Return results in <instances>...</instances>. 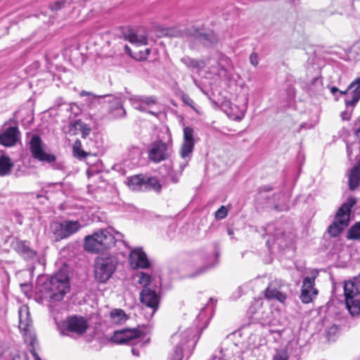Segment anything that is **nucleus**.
Here are the masks:
<instances>
[{
    "label": "nucleus",
    "instance_id": "1",
    "mask_svg": "<svg viewBox=\"0 0 360 360\" xmlns=\"http://www.w3.org/2000/svg\"><path fill=\"white\" fill-rule=\"evenodd\" d=\"M137 282L143 286L140 293V301L142 304L152 309V315L158 310L160 297L158 293L157 285L153 283L150 275L144 272L136 274Z\"/></svg>",
    "mask_w": 360,
    "mask_h": 360
},
{
    "label": "nucleus",
    "instance_id": "2",
    "mask_svg": "<svg viewBox=\"0 0 360 360\" xmlns=\"http://www.w3.org/2000/svg\"><path fill=\"white\" fill-rule=\"evenodd\" d=\"M46 297L53 302L62 300L70 290L69 277L64 271H58L44 283Z\"/></svg>",
    "mask_w": 360,
    "mask_h": 360
},
{
    "label": "nucleus",
    "instance_id": "3",
    "mask_svg": "<svg viewBox=\"0 0 360 360\" xmlns=\"http://www.w3.org/2000/svg\"><path fill=\"white\" fill-rule=\"evenodd\" d=\"M116 240L108 230H100L84 238V250L89 252H100L115 245Z\"/></svg>",
    "mask_w": 360,
    "mask_h": 360
},
{
    "label": "nucleus",
    "instance_id": "4",
    "mask_svg": "<svg viewBox=\"0 0 360 360\" xmlns=\"http://www.w3.org/2000/svg\"><path fill=\"white\" fill-rule=\"evenodd\" d=\"M265 234L269 236L266 245L270 250L277 245L278 249L285 248L291 241L290 233L286 231L285 225L281 222L268 224L264 228Z\"/></svg>",
    "mask_w": 360,
    "mask_h": 360
},
{
    "label": "nucleus",
    "instance_id": "5",
    "mask_svg": "<svg viewBox=\"0 0 360 360\" xmlns=\"http://www.w3.org/2000/svg\"><path fill=\"white\" fill-rule=\"evenodd\" d=\"M44 148L45 143L41 137L36 134L33 135L29 143V148L32 157L39 162L52 164L55 169H62L63 164L55 163L56 157L53 154L46 153Z\"/></svg>",
    "mask_w": 360,
    "mask_h": 360
},
{
    "label": "nucleus",
    "instance_id": "6",
    "mask_svg": "<svg viewBox=\"0 0 360 360\" xmlns=\"http://www.w3.org/2000/svg\"><path fill=\"white\" fill-rule=\"evenodd\" d=\"M346 307L349 314L356 317L360 315V289L357 280L347 281L344 284Z\"/></svg>",
    "mask_w": 360,
    "mask_h": 360
},
{
    "label": "nucleus",
    "instance_id": "7",
    "mask_svg": "<svg viewBox=\"0 0 360 360\" xmlns=\"http://www.w3.org/2000/svg\"><path fill=\"white\" fill-rule=\"evenodd\" d=\"M115 257H98L95 261V278L100 283H105L112 276L117 266Z\"/></svg>",
    "mask_w": 360,
    "mask_h": 360
},
{
    "label": "nucleus",
    "instance_id": "8",
    "mask_svg": "<svg viewBox=\"0 0 360 360\" xmlns=\"http://www.w3.org/2000/svg\"><path fill=\"white\" fill-rule=\"evenodd\" d=\"M19 316V328L25 331L24 338L25 341L30 345V352L34 356L35 360H41L34 349V345L37 343V339L34 334L32 333L29 330V326L31 323L30 318V312L28 307L22 306L18 310Z\"/></svg>",
    "mask_w": 360,
    "mask_h": 360
},
{
    "label": "nucleus",
    "instance_id": "9",
    "mask_svg": "<svg viewBox=\"0 0 360 360\" xmlns=\"http://www.w3.org/2000/svg\"><path fill=\"white\" fill-rule=\"evenodd\" d=\"M184 37L194 40L205 48H212L218 42V38L212 31H202L193 26L187 27L184 32H181V38Z\"/></svg>",
    "mask_w": 360,
    "mask_h": 360
},
{
    "label": "nucleus",
    "instance_id": "10",
    "mask_svg": "<svg viewBox=\"0 0 360 360\" xmlns=\"http://www.w3.org/2000/svg\"><path fill=\"white\" fill-rule=\"evenodd\" d=\"M129 186L134 191H154L160 192L161 185L158 180L154 177H149L143 174H138L127 178Z\"/></svg>",
    "mask_w": 360,
    "mask_h": 360
},
{
    "label": "nucleus",
    "instance_id": "11",
    "mask_svg": "<svg viewBox=\"0 0 360 360\" xmlns=\"http://www.w3.org/2000/svg\"><path fill=\"white\" fill-rule=\"evenodd\" d=\"M354 203L355 201L352 200L350 205L345 203L338 209L335 215V221L329 226L328 229V231L331 236H338L340 232L348 226L350 208Z\"/></svg>",
    "mask_w": 360,
    "mask_h": 360
},
{
    "label": "nucleus",
    "instance_id": "12",
    "mask_svg": "<svg viewBox=\"0 0 360 360\" xmlns=\"http://www.w3.org/2000/svg\"><path fill=\"white\" fill-rule=\"evenodd\" d=\"M200 333L199 328L191 327L181 334V360L184 358L188 359L191 356Z\"/></svg>",
    "mask_w": 360,
    "mask_h": 360
},
{
    "label": "nucleus",
    "instance_id": "13",
    "mask_svg": "<svg viewBox=\"0 0 360 360\" xmlns=\"http://www.w3.org/2000/svg\"><path fill=\"white\" fill-rule=\"evenodd\" d=\"M87 328L88 323L84 318L70 316L61 323L60 333L61 335H69L70 333L82 335Z\"/></svg>",
    "mask_w": 360,
    "mask_h": 360
},
{
    "label": "nucleus",
    "instance_id": "14",
    "mask_svg": "<svg viewBox=\"0 0 360 360\" xmlns=\"http://www.w3.org/2000/svg\"><path fill=\"white\" fill-rule=\"evenodd\" d=\"M319 275L316 269H312L309 275L303 279L300 300L303 303L308 304L311 302L318 294V290L314 288L315 279Z\"/></svg>",
    "mask_w": 360,
    "mask_h": 360
},
{
    "label": "nucleus",
    "instance_id": "15",
    "mask_svg": "<svg viewBox=\"0 0 360 360\" xmlns=\"http://www.w3.org/2000/svg\"><path fill=\"white\" fill-rule=\"evenodd\" d=\"M131 105L136 110L143 112H147L152 115H156L153 111L149 108L155 105L158 103V98L154 96H145V95H135L129 98Z\"/></svg>",
    "mask_w": 360,
    "mask_h": 360
},
{
    "label": "nucleus",
    "instance_id": "16",
    "mask_svg": "<svg viewBox=\"0 0 360 360\" xmlns=\"http://www.w3.org/2000/svg\"><path fill=\"white\" fill-rule=\"evenodd\" d=\"M195 143L194 129L189 127L184 128V143L181 146V159L186 163L191 160Z\"/></svg>",
    "mask_w": 360,
    "mask_h": 360
},
{
    "label": "nucleus",
    "instance_id": "17",
    "mask_svg": "<svg viewBox=\"0 0 360 360\" xmlns=\"http://www.w3.org/2000/svg\"><path fill=\"white\" fill-rule=\"evenodd\" d=\"M340 95H346V106L354 107L360 100V77H356L345 91H338Z\"/></svg>",
    "mask_w": 360,
    "mask_h": 360
},
{
    "label": "nucleus",
    "instance_id": "18",
    "mask_svg": "<svg viewBox=\"0 0 360 360\" xmlns=\"http://www.w3.org/2000/svg\"><path fill=\"white\" fill-rule=\"evenodd\" d=\"M129 262L134 269H148L150 266L147 255L141 248L131 250L129 256Z\"/></svg>",
    "mask_w": 360,
    "mask_h": 360
},
{
    "label": "nucleus",
    "instance_id": "19",
    "mask_svg": "<svg viewBox=\"0 0 360 360\" xmlns=\"http://www.w3.org/2000/svg\"><path fill=\"white\" fill-rule=\"evenodd\" d=\"M264 297L269 300H277L284 303L287 295L283 290V286L278 281H271L264 291Z\"/></svg>",
    "mask_w": 360,
    "mask_h": 360
},
{
    "label": "nucleus",
    "instance_id": "20",
    "mask_svg": "<svg viewBox=\"0 0 360 360\" xmlns=\"http://www.w3.org/2000/svg\"><path fill=\"white\" fill-rule=\"evenodd\" d=\"M167 156V143L158 140L150 144L148 152L150 160L158 163L165 160Z\"/></svg>",
    "mask_w": 360,
    "mask_h": 360
},
{
    "label": "nucleus",
    "instance_id": "21",
    "mask_svg": "<svg viewBox=\"0 0 360 360\" xmlns=\"http://www.w3.org/2000/svg\"><path fill=\"white\" fill-rule=\"evenodd\" d=\"M212 302L213 299L212 297L210 298L209 302L207 303L205 307L201 309L196 317L194 328H199L200 333L207 328L212 316L214 305L215 304L214 303L211 304Z\"/></svg>",
    "mask_w": 360,
    "mask_h": 360
},
{
    "label": "nucleus",
    "instance_id": "22",
    "mask_svg": "<svg viewBox=\"0 0 360 360\" xmlns=\"http://www.w3.org/2000/svg\"><path fill=\"white\" fill-rule=\"evenodd\" d=\"M141 335L136 329H123L114 333L112 340L118 344H129L131 341L136 340Z\"/></svg>",
    "mask_w": 360,
    "mask_h": 360
},
{
    "label": "nucleus",
    "instance_id": "23",
    "mask_svg": "<svg viewBox=\"0 0 360 360\" xmlns=\"http://www.w3.org/2000/svg\"><path fill=\"white\" fill-rule=\"evenodd\" d=\"M109 115L113 118H122L126 116L127 112L123 107V101L120 96L108 95Z\"/></svg>",
    "mask_w": 360,
    "mask_h": 360
},
{
    "label": "nucleus",
    "instance_id": "24",
    "mask_svg": "<svg viewBox=\"0 0 360 360\" xmlns=\"http://www.w3.org/2000/svg\"><path fill=\"white\" fill-rule=\"evenodd\" d=\"M14 249L25 260H32L37 257V251L30 247V243L27 240H16Z\"/></svg>",
    "mask_w": 360,
    "mask_h": 360
},
{
    "label": "nucleus",
    "instance_id": "25",
    "mask_svg": "<svg viewBox=\"0 0 360 360\" xmlns=\"http://www.w3.org/2000/svg\"><path fill=\"white\" fill-rule=\"evenodd\" d=\"M19 136L18 127H10L0 134V143L7 147L13 146L18 141Z\"/></svg>",
    "mask_w": 360,
    "mask_h": 360
},
{
    "label": "nucleus",
    "instance_id": "26",
    "mask_svg": "<svg viewBox=\"0 0 360 360\" xmlns=\"http://www.w3.org/2000/svg\"><path fill=\"white\" fill-rule=\"evenodd\" d=\"M360 184V160L356 165L352 168L349 174V188L354 191Z\"/></svg>",
    "mask_w": 360,
    "mask_h": 360
},
{
    "label": "nucleus",
    "instance_id": "27",
    "mask_svg": "<svg viewBox=\"0 0 360 360\" xmlns=\"http://www.w3.org/2000/svg\"><path fill=\"white\" fill-rule=\"evenodd\" d=\"M126 37L129 42L136 46L148 44L147 34L144 30L136 32H130Z\"/></svg>",
    "mask_w": 360,
    "mask_h": 360
},
{
    "label": "nucleus",
    "instance_id": "28",
    "mask_svg": "<svg viewBox=\"0 0 360 360\" xmlns=\"http://www.w3.org/2000/svg\"><path fill=\"white\" fill-rule=\"evenodd\" d=\"M13 163L8 156H6L0 150V176H5L11 174Z\"/></svg>",
    "mask_w": 360,
    "mask_h": 360
},
{
    "label": "nucleus",
    "instance_id": "29",
    "mask_svg": "<svg viewBox=\"0 0 360 360\" xmlns=\"http://www.w3.org/2000/svg\"><path fill=\"white\" fill-rule=\"evenodd\" d=\"M169 342L174 347L173 353L171 354L170 359L172 360H180V355L179 354L180 334L178 332L173 333L170 337Z\"/></svg>",
    "mask_w": 360,
    "mask_h": 360
},
{
    "label": "nucleus",
    "instance_id": "30",
    "mask_svg": "<svg viewBox=\"0 0 360 360\" xmlns=\"http://www.w3.org/2000/svg\"><path fill=\"white\" fill-rule=\"evenodd\" d=\"M80 95L82 96H88L87 102H88V105L90 108L96 107L97 104L101 103V100L105 99V98L108 97V95L97 96V95L93 94L92 93L85 91H82L80 93Z\"/></svg>",
    "mask_w": 360,
    "mask_h": 360
},
{
    "label": "nucleus",
    "instance_id": "31",
    "mask_svg": "<svg viewBox=\"0 0 360 360\" xmlns=\"http://www.w3.org/2000/svg\"><path fill=\"white\" fill-rule=\"evenodd\" d=\"M292 349V344H288L284 348L276 351L273 357V360H289Z\"/></svg>",
    "mask_w": 360,
    "mask_h": 360
},
{
    "label": "nucleus",
    "instance_id": "32",
    "mask_svg": "<svg viewBox=\"0 0 360 360\" xmlns=\"http://www.w3.org/2000/svg\"><path fill=\"white\" fill-rule=\"evenodd\" d=\"M63 223L68 237L77 232L82 226L78 221L66 220Z\"/></svg>",
    "mask_w": 360,
    "mask_h": 360
},
{
    "label": "nucleus",
    "instance_id": "33",
    "mask_svg": "<svg viewBox=\"0 0 360 360\" xmlns=\"http://www.w3.org/2000/svg\"><path fill=\"white\" fill-rule=\"evenodd\" d=\"M53 233L56 240L58 241L68 238L63 223H56L52 226Z\"/></svg>",
    "mask_w": 360,
    "mask_h": 360
},
{
    "label": "nucleus",
    "instance_id": "34",
    "mask_svg": "<svg viewBox=\"0 0 360 360\" xmlns=\"http://www.w3.org/2000/svg\"><path fill=\"white\" fill-rule=\"evenodd\" d=\"M72 153L73 155L79 160H83L91 154V153L86 152L82 149V143L78 139L73 144Z\"/></svg>",
    "mask_w": 360,
    "mask_h": 360
},
{
    "label": "nucleus",
    "instance_id": "35",
    "mask_svg": "<svg viewBox=\"0 0 360 360\" xmlns=\"http://www.w3.org/2000/svg\"><path fill=\"white\" fill-rule=\"evenodd\" d=\"M214 262L210 264H206L200 269H198L197 271H195L192 275H190L191 277H195L200 276L205 272H206L208 269L214 267L217 263H218V257H219V252L217 251H215L214 255L213 256Z\"/></svg>",
    "mask_w": 360,
    "mask_h": 360
},
{
    "label": "nucleus",
    "instance_id": "36",
    "mask_svg": "<svg viewBox=\"0 0 360 360\" xmlns=\"http://www.w3.org/2000/svg\"><path fill=\"white\" fill-rule=\"evenodd\" d=\"M181 62H183L186 66L191 68L200 69L203 68L207 65L205 62L198 61L189 58H184L181 59Z\"/></svg>",
    "mask_w": 360,
    "mask_h": 360
},
{
    "label": "nucleus",
    "instance_id": "37",
    "mask_svg": "<svg viewBox=\"0 0 360 360\" xmlns=\"http://www.w3.org/2000/svg\"><path fill=\"white\" fill-rule=\"evenodd\" d=\"M347 237L348 239H360V221L356 222L348 230Z\"/></svg>",
    "mask_w": 360,
    "mask_h": 360
},
{
    "label": "nucleus",
    "instance_id": "38",
    "mask_svg": "<svg viewBox=\"0 0 360 360\" xmlns=\"http://www.w3.org/2000/svg\"><path fill=\"white\" fill-rule=\"evenodd\" d=\"M75 127L77 129L79 130L82 133V137L85 139L90 133L91 128L85 123L80 120L76 121Z\"/></svg>",
    "mask_w": 360,
    "mask_h": 360
},
{
    "label": "nucleus",
    "instance_id": "39",
    "mask_svg": "<svg viewBox=\"0 0 360 360\" xmlns=\"http://www.w3.org/2000/svg\"><path fill=\"white\" fill-rule=\"evenodd\" d=\"M110 317L115 322H120L126 319V315L122 309H114L110 313Z\"/></svg>",
    "mask_w": 360,
    "mask_h": 360
},
{
    "label": "nucleus",
    "instance_id": "40",
    "mask_svg": "<svg viewBox=\"0 0 360 360\" xmlns=\"http://www.w3.org/2000/svg\"><path fill=\"white\" fill-rule=\"evenodd\" d=\"M178 224L174 222L169 225L167 229V235L170 238H174L177 235Z\"/></svg>",
    "mask_w": 360,
    "mask_h": 360
},
{
    "label": "nucleus",
    "instance_id": "41",
    "mask_svg": "<svg viewBox=\"0 0 360 360\" xmlns=\"http://www.w3.org/2000/svg\"><path fill=\"white\" fill-rule=\"evenodd\" d=\"M181 101L185 105H188L194 111L198 112L194 101L188 95L181 94Z\"/></svg>",
    "mask_w": 360,
    "mask_h": 360
},
{
    "label": "nucleus",
    "instance_id": "42",
    "mask_svg": "<svg viewBox=\"0 0 360 360\" xmlns=\"http://www.w3.org/2000/svg\"><path fill=\"white\" fill-rule=\"evenodd\" d=\"M67 1L65 0H60L55 1L53 4L49 6V8L52 11H58L61 10L65 6Z\"/></svg>",
    "mask_w": 360,
    "mask_h": 360
},
{
    "label": "nucleus",
    "instance_id": "43",
    "mask_svg": "<svg viewBox=\"0 0 360 360\" xmlns=\"http://www.w3.org/2000/svg\"><path fill=\"white\" fill-rule=\"evenodd\" d=\"M228 214V210L225 206H221L215 212V217L217 219H224Z\"/></svg>",
    "mask_w": 360,
    "mask_h": 360
},
{
    "label": "nucleus",
    "instance_id": "44",
    "mask_svg": "<svg viewBox=\"0 0 360 360\" xmlns=\"http://www.w3.org/2000/svg\"><path fill=\"white\" fill-rule=\"evenodd\" d=\"M250 62L253 66L258 65V56L256 53H252L250 56Z\"/></svg>",
    "mask_w": 360,
    "mask_h": 360
},
{
    "label": "nucleus",
    "instance_id": "45",
    "mask_svg": "<svg viewBox=\"0 0 360 360\" xmlns=\"http://www.w3.org/2000/svg\"><path fill=\"white\" fill-rule=\"evenodd\" d=\"M217 65L214 67L213 70H210V71L215 74L217 75H221V72L224 71V70L222 68L219 67V64L218 63H216Z\"/></svg>",
    "mask_w": 360,
    "mask_h": 360
},
{
    "label": "nucleus",
    "instance_id": "46",
    "mask_svg": "<svg viewBox=\"0 0 360 360\" xmlns=\"http://www.w3.org/2000/svg\"><path fill=\"white\" fill-rule=\"evenodd\" d=\"M13 360H28V357L26 354L22 353L15 355L13 358Z\"/></svg>",
    "mask_w": 360,
    "mask_h": 360
},
{
    "label": "nucleus",
    "instance_id": "47",
    "mask_svg": "<svg viewBox=\"0 0 360 360\" xmlns=\"http://www.w3.org/2000/svg\"><path fill=\"white\" fill-rule=\"evenodd\" d=\"M263 304V299L259 298L255 301L254 304H252V307L255 308L256 309H259V308H261Z\"/></svg>",
    "mask_w": 360,
    "mask_h": 360
},
{
    "label": "nucleus",
    "instance_id": "48",
    "mask_svg": "<svg viewBox=\"0 0 360 360\" xmlns=\"http://www.w3.org/2000/svg\"><path fill=\"white\" fill-rule=\"evenodd\" d=\"M274 208L277 211H284L287 210L288 209V207L286 205L276 204L274 205Z\"/></svg>",
    "mask_w": 360,
    "mask_h": 360
},
{
    "label": "nucleus",
    "instance_id": "49",
    "mask_svg": "<svg viewBox=\"0 0 360 360\" xmlns=\"http://www.w3.org/2000/svg\"><path fill=\"white\" fill-rule=\"evenodd\" d=\"M219 352L220 354L219 356H217L215 354L210 360H222V358L224 356V355L222 354V352H223L222 349H220Z\"/></svg>",
    "mask_w": 360,
    "mask_h": 360
},
{
    "label": "nucleus",
    "instance_id": "50",
    "mask_svg": "<svg viewBox=\"0 0 360 360\" xmlns=\"http://www.w3.org/2000/svg\"><path fill=\"white\" fill-rule=\"evenodd\" d=\"M341 117L343 120H349L351 117V114L347 112H342L341 113Z\"/></svg>",
    "mask_w": 360,
    "mask_h": 360
},
{
    "label": "nucleus",
    "instance_id": "51",
    "mask_svg": "<svg viewBox=\"0 0 360 360\" xmlns=\"http://www.w3.org/2000/svg\"><path fill=\"white\" fill-rule=\"evenodd\" d=\"M272 190V188L269 186H262L259 188V191H266V192H268V191H270Z\"/></svg>",
    "mask_w": 360,
    "mask_h": 360
},
{
    "label": "nucleus",
    "instance_id": "52",
    "mask_svg": "<svg viewBox=\"0 0 360 360\" xmlns=\"http://www.w3.org/2000/svg\"><path fill=\"white\" fill-rule=\"evenodd\" d=\"M131 353L135 356H139L140 355L139 349L134 347L131 348Z\"/></svg>",
    "mask_w": 360,
    "mask_h": 360
},
{
    "label": "nucleus",
    "instance_id": "53",
    "mask_svg": "<svg viewBox=\"0 0 360 360\" xmlns=\"http://www.w3.org/2000/svg\"><path fill=\"white\" fill-rule=\"evenodd\" d=\"M330 91L333 95H335V93H338V91H340V89L338 88H337L336 86H331V87H330Z\"/></svg>",
    "mask_w": 360,
    "mask_h": 360
},
{
    "label": "nucleus",
    "instance_id": "54",
    "mask_svg": "<svg viewBox=\"0 0 360 360\" xmlns=\"http://www.w3.org/2000/svg\"><path fill=\"white\" fill-rule=\"evenodd\" d=\"M356 136L358 137V139H360V124H359V127H358V129L356 131Z\"/></svg>",
    "mask_w": 360,
    "mask_h": 360
},
{
    "label": "nucleus",
    "instance_id": "55",
    "mask_svg": "<svg viewBox=\"0 0 360 360\" xmlns=\"http://www.w3.org/2000/svg\"><path fill=\"white\" fill-rule=\"evenodd\" d=\"M274 196L278 199H280L281 198L283 197V195L282 193H276L274 195Z\"/></svg>",
    "mask_w": 360,
    "mask_h": 360
},
{
    "label": "nucleus",
    "instance_id": "56",
    "mask_svg": "<svg viewBox=\"0 0 360 360\" xmlns=\"http://www.w3.org/2000/svg\"><path fill=\"white\" fill-rule=\"evenodd\" d=\"M4 352V349L2 345L0 344V356H1Z\"/></svg>",
    "mask_w": 360,
    "mask_h": 360
},
{
    "label": "nucleus",
    "instance_id": "57",
    "mask_svg": "<svg viewBox=\"0 0 360 360\" xmlns=\"http://www.w3.org/2000/svg\"><path fill=\"white\" fill-rule=\"evenodd\" d=\"M172 180L174 183H177L178 182V178H176V177L172 176Z\"/></svg>",
    "mask_w": 360,
    "mask_h": 360
},
{
    "label": "nucleus",
    "instance_id": "58",
    "mask_svg": "<svg viewBox=\"0 0 360 360\" xmlns=\"http://www.w3.org/2000/svg\"><path fill=\"white\" fill-rule=\"evenodd\" d=\"M145 51L146 53V55H149L150 50V49H146Z\"/></svg>",
    "mask_w": 360,
    "mask_h": 360
},
{
    "label": "nucleus",
    "instance_id": "59",
    "mask_svg": "<svg viewBox=\"0 0 360 360\" xmlns=\"http://www.w3.org/2000/svg\"><path fill=\"white\" fill-rule=\"evenodd\" d=\"M313 81H314V82H321V81H320V79H319L318 77L314 78V79H313Z\"/></svg>",
    "mask_w": 360,
    "mask_h": 360
},
{
    "label": "nucleus",
    "instance_id": "60",
    "mask_svg": "<svg viewBox=\"0 0 360 360\" xmlns=\"http://www.w3.org/2000/svg\"><path fill=\"white\" fill-rule=\"evenodd\" d=\"M347 150L348 155H350L351 150L348 146L347 148Z\"/></svg>",
    "mask_w": 360,
    "mask_h": 360
},
{
    "label": "nucleus",
    "instance_id": "61",
    "mask_svg": "<svg viewBox=\"0 0 360 360\" xmlns=\"http://www.w3.org/2000/svg\"><path fill=\"white\" fill-rule=\"evenodd\" d=\"M264 323H269V324H271L270 321H265V320H264Z\"/></svg>",
    "mask_w": 360,
    "mask_h": 360
},
{
    "label": "nucleus",
    "instance_id": "62",
    "mask_svg": "<svg viewBox=\"0 0 360 360\" xmlns=\"http://www.w3.org/2000/svg\"><path fill=\"white\" fill-rule=\"evenodd\" d=\"M41 195H39V194H38V195H37V198H41Z\"/></svg>",
    "mask_w": 360,
    "mask_h": 360
},
{
    "label": "nucleus",
    "instance_id": "63",
    "mask_svg": "<svg viewBox=\"0 0 360 360\" xmlns=\"http://www.w3.org/2000/svg\"><path fill=\"white\" fill-rule=\"evenodd\" d=\"M125 49H126V50H128V49H129V48H128V46H125Z\"/></svg>",
    "mask_w": 360,
    "mask_h": 360
}]
</instances>
